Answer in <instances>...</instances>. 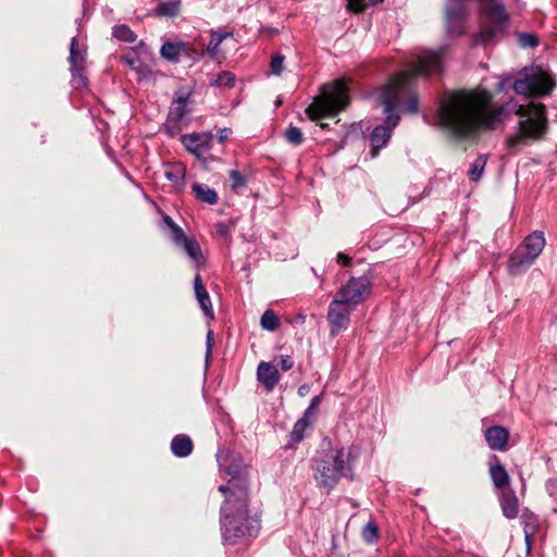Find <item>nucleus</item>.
Returning a JSON list of instances; mask_svg holds the SVG:
<instances>
[{"instance_id": "obj_1", "label": "nucleus", "mask_w": 557, "mask_h": 557, "mask_svg": "<svg viewBox=\"0 0 557 557\" xmlns=\"http://www.w3.org/2000/svg\"><path fill=\"white\" fill-rule=\"evenodd\" d=\"M492 102L493 96L485 89L456 91L441 103V125L455 137L468 138L479 129H494L511 113L524 110L513 98L495 108Z\"/></svg>"}, {"instance_id": "obj_2", "label": "nucleus", "mask_w": 557, "mask_h": 557, "mask_svg": "<svg viewBox=\"0 0 557 557\" xmlns=\"http://www.w3.org/2000/svg\"><path fill=\"white\" fill-rule=\"evenodd\" d=\"M220 470L230 479L226 484L219 486V492L225 496L220 508V531L225 545H236L253 539L260 531V521L249 511V480L240 465L230 462L231 454L225 448L216 453Z\"/></svg>"}, {"instance_id": "obj_3", "label": "nucleus", "mask_w": 557, "mask_h": 557, "mask_svg": "<svg viewBox=\"0 0 557 557\" xmlns=\"http://www.w3.org/2000/svg\"><path fill=\"white\" fill-rule=\"evenodd\" d=\"M360 447L356 445L331 448L318 451L313 458V476L320 486L332 490L342 480L355 479V463L360 456Z\"/></svg>"}, {"instance_id": "obj_4", "label": "nucleus", "mask_w": 557, "mask_h": 557, "mask_svg": "<svg viewBox=\"0 0 557 557\" xmlns=\"http://www.w3.org/2000/svg\"><path fill=\"white\" fill-rule=\"evenodd\" d=\"M442 71V54L440 51H428L422 53L411 64V70L397 74L383 89V92L394 84L404 85V91L400 94V100L408 97L404 103L406 111L417 113L419 111V97L411 90L412 82L420 76L429 77L438 74Z\"/></svg>"}, {"instance_id": "obj_5", "label": "nucleus", "mask_w": 557, "mask_h": 557, "mask_svg": "<svg viewBox=\"0 0 557 557\" xmlns=\"http://www.w3.org/2000/svg\"><path fill=\"white\" fill-rule=\"evenodd\" d=\"M522 107L524 110L518 113V133L508 136L506 139V146L509 150H513L525 140H542L548 132V119L545 104L530 101L527 104H522Z\"/></svg>"}, {"instance_id": "obj_6", "label": "nucleus", "mask_w": 557, "mask_h": 557, "mask_svg": "<svg viewBox=\"0 0 557 557\" xmlns=\"http://www.w3.org/2000/svg\"><path fill=\"white\" fill-rule=\"evenodd\" d=\"M479 32L473 41L486 46L497 38L506 36L510 23V14L499 0H479Z\"/></svg>"}, {"instance_id": "obj_7", "label": "nucleus", "mask_w": 557, "mask_h": 557, "mask_svg": "<svg viewBox=\"0 0 557 557\" xmlns=\"http://www.w3.org/2000/svg\"><path fill=\"white\" fill-rule=\"evenodd\" d=\"M320 90V95L314 97L312 103L306 109V114L311 121L334 116L350 103L349 88L344 78L326 83Z\"/></svg>"}, {"instance_id": "obj_8", "label": "nucleus", "mask_w": 557, "mask_h": 557, "mask_svg": "<svg viewBox=\"0 0 557 557\" xmlns=\"http://www.w3.org/2000/svg\"><path fill=\"white\" fill-rule=\"evenodd\" d=\"M404 85L394 84L382 92L381 99L386 115L385 121L376 125L370 134L372 158L379 156L380 150L387 145L391 139L393 129L397 126L400 116L397 113L400 94L404 91Z\"/></svg>"}, {"instance_id": "obj_9", "label": "nucleus", "mask_w": 557, "mask_h": 557, "mask_svg": "<svg viewBox=\"0 0 557 557\" xmlns=\"http://www.w3.org/2000/svg\"><path fill=\"white\" fill-rule=\"evenodd\" d=\"M546 244L544 233L534 231L510 255L507 269L510 275L517 276L524 273L542 253Z\"/></svg>"}, {"instance_id": "obj_10", "label": "nucleus", "mask_w": 557, "mask_h": 557, "mask_svg": "<svg viewBox=\"0 0 557 557\" xmlns=\"http://www.w3.org/2000/svg\"><path fill=\"white\" fill-rule=\"evenodd\" d=\"M555 87L553 78L540 69H525L522 76L512 84L516 94L529 99L544 97L550 94Z\"/></svg>"}, {"instance_id": "obj_11", "label": "nucleus", "mask_w": 557, "mask_h": 557, "mask_svg": "<svg viewBox=\"0 0 557 557\" xmlns=\"http://www.w3.org/2000/svg\"><path fill=\"white\" fill-rule=\"evenodd\" d=\"M193 90L185 87L175 91L171 102L166 120L163 124V131L170 137L177 136L184 126L187 125L186 117L190 114Z\"/></svg>"}, {"instance_id": "obj_12", "label": "nucleus", "mask_w": 557, "mask_h": 557, "mask_svg": "<svg viewBox=\"0 0 557 557\" xmlns=\"http://www.w3.org/2000/svg\"><path fill=\"white\" fill-rule=\"evenodd\" d=\"M371 289L372 274L368 272L358 277L351 276L346 284L341 286L335 298L356 309L358 305L368 298Z\"/></svg>"}, {"instance_id": "obj_13", "label": "nucleus", "mask_w": 557, "mask_h": 557, "mask_svg": "<svg viewBox=\"0 0 557 557\" xmlns=\"http://www.w3.org/2000/svg\"><path fill=\"white\" fill-rule=\"evenodd\" d=\"M162 222L170 228L174 245L184 249L185 253L194 261L195 268L199 270L203 267L206 258L196 238L186 236L183 228L168 214H163Z\"/></svg>"}, {"instance_id": "obj_14", "label": "nucleus", "mask_w": 557, "mask_h": 557, "mask_svg": "<svg viewBox=\"0 0 557 557\" xmlns=\"http://www.w3.org/2000/svg\"><path fill=\"white\" fill-rule=\"evenodd\" d=\"M70 72L71 84L75 89L87 88L88 78L86 75L87 51L79 48L78 38L75 36L70 44Z\"/></svg>"}, {"instance_id": "obj_15", "label": "nucleus", "mask_w": 557, "mask_h": 557, "mask_svg": "<svg viewBox=\"0 0 557 557\" xmlns=\"http://www.w3.org/2000/svg\"><path fill=\"white\" fill-rule=\"evenodd\" d=\"M355 310L335 298L330 302L327 310V322L330 324V336L336 337L342 331L346 330L350 322V314Z\"/></svg>"}, {"instance_id": "obj_16", "label": "nucleus", "mask_w": 557, "mask_h": 557, "mask_svg": "<svg viewBox=\"0 0 557 557\" xmlns=\"http://www.w3.org/2000/svg\"><path fill=\"white\" fill-rule=\"evenodd\" d=\"M468 0H448L445 8L446 28L451 36H460L465 33V22L468 16Z\"/></svg>"}, {"instance_id": "obj_17", "label": "nucleus", "mask_w": 557, "mask_h": 557, "mask_svg": "<svg viewBox=\"0 0 557 557\" xmlns=\"http://www.w3.org/2000/svg\"><path fill=\"white\" fill-rule=\"evenodd\" d=\"M181 143L197 159L205 161L206 154L212 149L213 134L210 132L185 134L182 135Z\"/></svg>"}, {"instance_id": "obj_18", "label": "nucleus", "mask_w": 557, "mask_h": 557, "mask_svg": "<svg viewBox=\"0 0 557 557\" xmlns=\"http://www.w3.org/2000/svg\"><path fill=\"white\" fill-rule=\"evenodd\" d=\"M484 438L492 450L505 451L508 448L509 431L500 425L490 426L484 432Z\"/></svg>"}, {"instance_id": "obj_19", "label": "nucleus", "mask_w": 557, "mask_h": 557, "mask_svg": "<svg viewBox=\"0 0 557 557\" xmlns=\"http://www.w3.org/2000/svg\"><path fill=\"white\" fill-rule=\"evenodd\" d=\"M488 473L494 486L497 490H507L509 487L510 478L505 469V466L500 462L499 458L496 455L490 457L488 460Z\"/></svg>"}, {"instance_id": "obj_20", "label": "nucleus", "mask_w": 557, "mask_h": 557, "mask_svg": "<svg viewBox=\"0 0 557 557\" xmlns=\"http://www.w3.org/2000/svg\"><path fill=\"white\" fill-rule=\"evenodd\" d=\"M280 373L274 364L261 361L257 368V380L268 391L272 392L280 382Z\"/></svg>"}, {"instance_id": "obj_21", "label": "nucleus", "mask_w": 557, "mask_h": 557, "mask_svg": "<svg viewBox=\"0 0 557 557\" xmlns=\"http://www.w3.org/2000/svg\"><path fill=\"white\" fill-rule=\"evenodd\" d=\"M194 290H195V296L197 298V301H198L203 314L207 318L213 319L214 313H213L211 299H210L209 293H208L199 273H196V275L194 277Z\"/></svg>"}, {"instance_id": "obj_22", "label": "nucleus", "mask_w": 557, "mask_h": 557, "mask_svg": "<svg viewBox=\"0 0 557 557\" xmlns=\"http://www.w3.org/2000/svg\"><path fill=\"white\" fill-rule=\"evenodd\" d=\"M503 515L507 519H515L519 513V500L513 490L502 491L499 498Z\"/></svg>"}, {"instance_id": "obj_23", "label": "nucleus", "mask_w": 557, "mask_h": 557, "mask_svg": "<svg viewBox=\"0 0 557 557\" xmlns=\"http://www.w3.org/2000/svg\"><path fill=\"white\" fill-rule=\"evenodd\" d=\"M194 443L186 434L175 435L171 441V451L174 456L185 458L193 453Z\"/></svg>"}, {"instance_id": "obj_24", "label": "nucleus", "mask_w": 557, "mask_h": 557, "mask_svg": "<svg viewBox=\"0 0 557 557\" xmlns=\"http://www.w3.org/2000/svg\"><path fill=\"white\" fill-rule=\"evenodd\" d=\"M193 191L196 195V198L202 202L208 205L218 203L219 197L214 189L210 188L206 184L195 183L191 186Z\"/></svg>"}, {"instance_id": "obj_25", "label": "nucleus", "mask_w": 557, "mask_h": 557, "mask_svg": "<svg viewBox=\"0 0 557 557\" xmlns=\"http://www.w3.org/2000/svg\"><path fill=\"white\" fill-rule=\"evenodd\" d=\"M310 424L311 421H306V419L302 418L298 419L289 434V441L286 447L294 449L295 445L305 438V432Z\"/></svg>"}, {"instance_id": "obj_26", "label": "nucleus", "mask_w": 557, "mask_h": 557, "mask_svg": "<svg viewBox=\"0 0 557 557\" xmlns=\"http://www.w3.org/2000/svg\"><path fill=\"white\" fill-rule=\"evenodd\" d=\"M487 163V156L480 154L471 164L468 171V177L471 182H479L484 173Z\"/></svg>"}, {"instance_id": "obj_27", "label": "nucleus", "mask_w": 557, "mask_h": 557, "mask_svg": "<svg viewBox=\"0 0 557 557\" xmlns=\"http://www.w3.org/2000/svg\"><path fill=\"white\" fill-rule=\"evenodd\" d=\"M236 76L230 71H222L219 74L212 75L210 85L215 87L233 88L235 85Z\"/></svg>"}, {"instance_id": "obj_28", "label": "nucleus", "mask_w": 557, "mask_h": 557, "mask_svg": "<svg viewBox=\"0 0 557 557\" xmlns=\"http://www.w3.org/2000/svg\"><path fill=\"white\" fill-rule=\"evenodd\" d=\"M182 51V44L164 42L161 46L160 54L163 59L172 62L178 61V57Z\"/></svg>"}, {"instance_id": "obj_29", "label": "nucleus", "mask_w": 557, "mask_h": 557, "mask_svg": "<svg viewBox=\"0 0 557 557\" xmlns=\"http://www.w3.org/2000/svg\"><path fill=\"white\" fill-rule=\"evenodd\" d=\"M260 324L263 330L270 332H274L281 326L280 318L271 309L264 311V313L261 315Z\"/></svg>"}, {"instance_id": "obj_30", "label": "nucleus", "mask_w": 557, "mask_h": 557, "mask_svg": "<svg viewBox=\"0 0 557 557\" xmlns=\"http://www.w3.org/2000/svg\"><path fill=\"white\" fill-rule=\"evenodd\" d=\"M112 35L117 40L129 44L136 41L137 39L136 34L125 24L113 27Z\"/></svg>"}, {"instance_id": "obj_31", "label": "nucleus", "mask_w": 557, "mask_h": 557, "mask_svg": "<svg viewBox=\"0 0 557 557\" xmlns=\"http://www.w3.org/2000/svg\"><path fill=\"white\" fill-rule=\"evenodd\" d=\"M165 177L173 182L176 185H180L184 182L185 177V168L182 164H174L170 169H166L164 172Z\"/></svg>"}, {"instance_id": "obj_32", "label": "nucleus", "mask_w": 557, "mask_h": 557, "mask_svg": "<svg viewBox=\"0 0 557 557\" xmlns=\"http://www.w3.org/2000/svg\"><path fill=\"white\" fill-rule=\"evenodd\" d=\"M362 539L372 544L379 539V528L372 520L368 521L361 531Z\"/></svg>"}, {"instance_id": "obj_33", "label": "nucleus", "mask_w": 557, "mask_h": 557, "mask_svg": "<svg viewBox=\"0 0 557 557\" xmlns=\"http://www.w3.org/2000/svg\"><path fill=\"white\" fill-rule=\"evenodd\" d=\"M285 139L293 146H299L304 141V135L300 128L289 125L285 131Z\"/></svg>"}, {"instance_id": "obj_34", "label": "nucleus", "mask_w": 557, "mask_h": 557, "mask_svg": "<svg viewBox=\"0 0 557 557\" xmlns=\"http://www.w3.org/2000/svg\"><path fill=\"white\" fill-rule=\"evenodd\" d=\"M521 519H522V524H523V531L524 530H530V532L539 531V529H540L539 518L533 512H531L529 510L523 511Z\"/></svg>"}, {"instance_id": "obj_35", "label": "nucleus", "mask_w": 557, "mask_h": 557, "mask_svg": "<svg viewBox=\"0 0 557 557\" xmlns=\"http://www.w3.org/2000/svg\"><path fill=\"white\" fill-rule=\"evenodd\" d=\"M518 42L524 48H535L539 46V37L533 33H519Z\"/></svg>"}, {"instance_id": "obj_36", "label": "nucleus", "mask_w": 557, "mask_h": 557, "mask_svg": "<svg viewBox=\"0 0 557 557\" xmlns=\"http://www.w3.org/2000/svg\"><path fill=\"white\" fill-rule=\"evenodd\" d=\"M231 187L233 190H237L246 185V177L238 170L230 171Z\"/></svg>"}, {"instance_id": "obj_37", "label": "nucleus", "mask_w": 557, "mask_h": 557, "mask_svg": "<svg viewBox=\"0 0 557 557\" xmlns=\"http://www.w3.org/2000/svg\"><path fill=\"white\" fill-rule=\"evenodd\" d=\"M178 3H161L157 8V12L162 16H175L178 13Z\"/></svg>"}, {"instance_id": "obj_38", "label": "nucleus", "mask_w": 557, "mask_h": 557, "mask_svg": "<svg viewBox=\"0 0 557 557\" xmlns=\"http://www.w3.org/2000/svg\"><path fill=\"white\" fill-rule=\"evenodd\" d=\"M321 400H322V398L320 395L314 396L311 399L309 407L305 410L304 416L301 418L306 419V421L312 422V419L315 416V411H317L318 407L320 406Z\"/></svg>"}, {"instance_id": "obj_39", "label": "nucleus", "mask_w": 557, "mask_h": 557, "mask_svg": "<svg viewBox=\"0 0 557 557\" xmlns=\"http://www.w3.org/2000/svg\"><path fill=\"white\" fill-rule=\"evenodd\" d=\"M121 62L131 67L132 70H138L140 60L136 53V51H131L121 55Z\"/></svg>"}, {"instance_id": "obj_40", "label": "nucleus", "mask_w": 557, "mask_h": 557, "mask_svg": "<svg viewBox=\"0 0 557 557\" xmlns=\"http://www.w3.org/2000/svg\"><path fill=\"white\" fill-rule=\"evenodd\" d=\"M347 8L349 11L355 13H361L363 12L369 5H372L370 3V0H347Z\"/></svg>"}, {"instance_id": "obj_41", "label": "nucleus", "mask_w": 557, "mask_h": 557, "mask_svg": "<svg viewBox=\"0 0 557 557\" xmlns=\"http://www.w3.org/2000/svg\"><path fill=\"white\" fill-rule=\"evenodd\" d=\"M284 55L276 53L271 59V72L274 75H280L283 72Z\"/></svg>"}, {"instance_id": "obj_42", "label": "nucleus", "mask_w": 557, "mask_h": 557, "mask_svg": "<svg viewBox=\"0 0 557 557\" xmlns=\"http://www.w3.org/2000/svg\"><path fill=\"white\" fill-rule=\"evenodd\" d=\"M224 38H225V35H221L218 33H214L211 35L209 46H208V50H209L210 54L215 55L218 53V51H216L218 47L221 45V42L223 41Z\"/></svg>"}, {"instance_id": "obj_43", "label": "nucleus", "mask_w": 557, "mask_h": 557, "mask_svg": "<svg viewBox=\"0 0 557 557\" xmlns=\"http://www.w3.org/2000/svg\"><path fill=\"white\" fill-rule=\"evenodd\" d=\"M280 367L283 371H288L294 367V360L290 356H281L280 357Z\"/></svg>"}, {"instance_id": "obj_44", "label": "nucleus", "mask_w": 557, "mask_h": 557, "mask_svg": "<svg viewBox=\"0 0 557 557\" xmlns=\"http://www.w3.org/2000/svg\"><path fill=\"white\" fill-rule=\"evenodd\" d=\"M546 488L550 497L557 498V478L549 479L546 482Z\"/></svg>"}, {"instance_id": "obj_45", "label": "nucleus", "mask_w": 557, "mask_h": 557, "mask_svg": "<svg viewBox=\"0 0 557 557\" xmlns=\"http://www.w3.org/2000/svg\"><path fill=\"white\" fill-rule=\"evenodd\" d=\"M524 541H525V544H527V548L528 550L530 552L531 550V547H532V544H533V541H534V535L537 531H531L530 530H524Z\"/></svg>"}, {"instance_id": "obj_46", "label": "nucleus", "mask_w": 557, "mask_h": 557, "mask_svg": "<svg viewBox=\"0 0 557 557\" xmlns=\"http://www.w3.org/2000/svg\"><path fill=\"white\" fill-rule=\"evenodd\" d=\"M231 134V129L230 128H221L219 129L218 132V140L220 143H225L227 139H228V136Z\"/></svg>"}, {"instance_id": "obj_47", "label": "nucleus", "mask_w": 557, "mask_h": 557, "mask_svg": "<svg viewBox=\"0 0 557 557\" xmlns=\"http://www.w3.org/2000/svg\"><path fill=\"white\" fill-rule=\"evenodd\" d=\"M350 257L348 255H345L344 252H339L337 255V262L341 263L344 267L350 265Z\"/></svg>"}, {"instance_id": "obj_48", "label": "nucleus", "mask_w": 557, "mask_h": 557, "mask_svg": "<svg viewBox=\"0 0 557 557\" xmlns=\"http://www.w3.org/2000/svg\"><path fill=\"white\" fill-rule=\"evenodd\" d=\"M509 81V77H503L496 85V91L500 92V91H506V85H507V82Z\"/></svg>"}, {"instance_id": "obj_49", "label": "nucleus", "mask_w": 557, "mask_h": 557, "mask_svg": "<svg viewBox=\"0 0 557 557\" xmlns=\"http://www.w3.org/2000/svg\"><path fill=\"white\" fill-rule=\"evenodd\" d=\"M308 391H309V385H308V384H302V385H301V386H299V388H298V395H299L300 397H304V396H306V395H307Z\"/></svg>"}, {"instance_id": "obj_50", "label": "nucleus", "mask_w": 557, "mask_h": 557, "mask_svg": "<svg viewBox=\"0 0 557 557\" xmlns=\"http://www.w3.org/2000/svg\"><path fill=\"white\" fill-rule=\"evenodd\" d=\"M211 339H212V331L208 332L207 335V355L211 352Z\"/></svg>"}, {"instance_id": "obj_51", "label": "nucleus", "mask_w": 557, "mask_h": 557, "mask_svg": "<svg viewBox=\"0 0 557 557\" xmlns=\"http://www.w3.org/2000/svg\"><path fill=\"white\" fill-rule=\"evenodd\" d=\"M381 2H383V0H370V3L372 5H376V4L381 3Z\"/></svg>"}, {"instance_id": "obj_52", "label": "nucleus", "mask_w": 557, "mask_h": 557, "mask_svg": "<svg viewBox=\"0 0 557 557\" xmlns=\"http://www.w3.org/2000/svg\"><path fill=\"white\" fill-rule=\"evenodd\" d=\"M319 125L323 129H327L329 128V124H326V123H320Z\"/></svg>"}, {"instance_id": "obj_53", "label": "nucleus", "mask_w": 557, "mask_h": 557, "mask_svg": "<svg viewBox=\"0 0 557 557\" xmlns=\"http://www.w3.org/2000/svg\"><path fill=\"white\" fill-rule=\"evenodd\" d=\"M554 499H555V500H557V497H556V498H554Z\"/></svg>"}]
</instances>
